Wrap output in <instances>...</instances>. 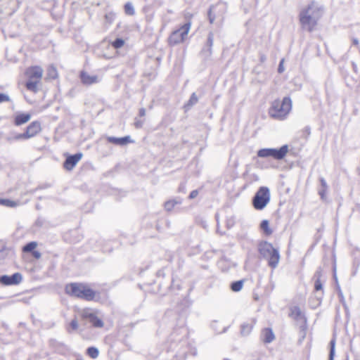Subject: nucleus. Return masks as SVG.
<instances>
[{"label": "nucleus", "mask_w": 360, "mask_h": 360, "mask_svg": "<svg viewBox=\"0 0 360 360\" xmlns=\"http://www.w3.org/2000/svg\"><path fill=\"white\" fill-rule=\"evenodd\" d=\"M323 11L324 7L315 1H312L303 8L299 14L300 22L302 29L308 32L313 31Z\"/></svg>", "instance_id": "obj_1"}, {"label": "nucleus", "mask_w": 360, "mask_h": 360, "mask_svg": "<svg viewBox=\"0 0 360 360\" xmlns=\"http://www.w3.org/2000/svg\"><path fill=\"white\" fill-rule=\"evenodd\" d=\"M65 292L72 297L91 301L95 297L96 292L87 285L81 283H72L66 285Z\"/></svg>", "instance_id": "obj_2"}, {"label": "nucleus", "mask_w": 360, "mask_h": 360, "mask_svg": "<svg viewBox=\"0 0 360 360\" xmlns=\"http://www.w3.org/2000/svg\"><path fill=\"white\" fill-rule=\"evenodd\" d=\"M258 250L262 257L268 260V264L271 268L275 269L277 267L280 260V254L271 243L266 241L260 243Z\"/></svg>", "instance_id": "obj_3"}, {"label": "nucleus", "mask_w": 360, "mask_h": 360, "mask_svg": "<svg viewBox=\"0 0 360 360\" xmlns=\"http://www.w3.org/2000/svg\"><path fill=\"white\" fill-rule=\"evenodd\" d=\"M291 108V99L289 97H285L282 101H274L269 109V113L274 118L283 120L289 113Z\"/></svg>", "instance_id": "obj_4"}, {"label": "nucleus", "mask_w": 360, "mask_h": 360, "mask_svg": "<svg viewBox=\"0 0 360 360\" xmlns=\"http://www.w3.org/2000/svg\"><path fill=\"white\" fill-rule=\"evenodd\" d=\"M44 70L40 66H32L27 68L25 75L27 77L25 86L27 90L37 93L39 90L38 84H39Z\"/></svg>", "instance_id": "obj_5"}, {"label": "nucleus", "mask_w": 360, "mask_h": 360, "mask_svg": "<svg viewBox=\"0 0 360 360\" xmlns=\"http://www.w3.org/2000/svg\"><path fill=\"white\" fill-rule=\"evenodd\" d=\"M288 152V146L283 145L280 148H262L257 151V156L266 158H273L275 160H283Z\"/></svg>", "instance_id": "obj_6"}, {"label": "nucleus", "mask_w": 360, "mask_h": 360, "mask_svg": "<svg viewBox=\"0 0 360 360\" xmlns=\"http://www.w3.org/2000/svg\"><path fill=\"white\" fill-rule=\"evenodd\" d=\"M270 200V192L267 187H260L252 198L254 207L257 210H263Z\"/></svg>", "instance_id": "obj_7"}, {"label": "nucleus", "mask_w": 360, "mask_h": 360, "mask_svg": "<svg viewBox=\"0 0 360 360\" xmlns=\"http://www.w3.org/2000/svg\"><path fill=\"white\" fill-rule=\"evenodd\" d=\"M191 22H188L179 29L174 31L169 37V44L176 45L184 41L191 29Z\"/></svg>", "instance_id": "obj_8"}, {"label": "nucleus", "mask_w": 360, "mask_h": 360, "mask_svg": "<svg viewBox=\"0 0 360 360\" xmlns=\"http://www.w3.org/2000/svg\"><path fill=\"white\" fill-rule=\"evenodd\" d=\"M22 281V276L20 273L17 272L11 276L3 275L0 276V283L4 285H16L20 284Z\"/></svg>", "instance_id": "obj_9"}, {"label": "nucleus", "mask_w": 360, "mask_h": 360, "mask_svg": "<svg viewBox=\"0 0 360 360\" xmlns=\"http://www.w3.org/2000/svg\"><path fill=\"white\" fill-rule=\"evenodd\" d=\"M82 153H78L75 155H71L67 157L64 162L63 166L67 170H72L77 162L82 159Z\"/></svg>", "instance_id": "obj_10"}, {"label": "nucleus", "mask_w": 360, "mask_h": 360, "mask_svg": "<svg viewBox=\"0 0 360 360\" xmlns=\"http://www.w3.org/2000/svg\"><path fill=\"white\" fill-rule=\"evenodd\" d=\"M82 317L89 321L90 323L96 328H101L103 326V322L95 314L89 311H84Z\"/></svg>", "instance_id": "obj_11"}, {"label": "nucleus", "mask_w": 360, "mask_h": 360, "mask_svg": "<svg viewBox=\"0 0 360 360\" xmlns=\"http://www.w3.org/2000/svg\"><path fill=\"white\" fill-rule=\"evenodd\" d=\"M41 130V123L38 121H34L31 122L29 126L26 128L25 133L27 137L31 139L39 134Z\"/></svg>", "instance_id": "obj_12"}, {"label": "nucleus", "mask_w": 360, "mask_h": 360, "mask_svg": "<svg viewBox=\"0 0 360 360\" xmlns=\"http://www.w3.org/2000/svg\"><path fill=\"white\" fill-rule=\"evenodd\" d=\"M80 79L82 83L86 86L96 84L100 81L97 75H90L84 71L80 72Z\"/></svg>", "instance_id": "obj_13"}, {"label": "nucleus", "mask_w": 360, "mask_h": 360, "mask_svg": "<svg viewBox=\"0 0 360 360\" xmlns=\"http://www.w3.org/2000/svg\"><path fill=\"white\" fill-rule=\"evenodd\" d=\"M213 42H214V33L212 32H210L207 35L206 44L201 51V53L204 56L208 57L212 55V47L213 46Z\"/></svg>", "instance_id": "obj_14"}, {"label": "nucleus", "mask_w": 360, "mask_h": 360, "mask_svg": "<svg viewBox=\"0 0 360 360\" xmlns=\"http://www.w3.org/2000/svg\"><path fill=\"white\" fill-rule=\"evenodd\" d=\"M107 140L109 143L118 145V146H125L129 143H132L133 141L131 139L129 136H127L122 138H117L114 136H108Z\"/></svg>", "instance_id": "obj_15"}, {"label": "nucleus", "mask_w": 360, "mask_h": 360, "mask_svg": "<svg viewBox=\"0 0 360 360\" xmlns=\"http://www.w3.org/2000/svg\"><path fill=\"white\" fill-rule=\"evenodd\" d=\"M31 119V115L29 113H20L17 115L15 117L14 123L17 126L22 125L27 122Z\"/></svg>", "instance_id": "obj_16"}, {"label": "nucleus", "mask_w": 360, "mask_h": 360, "mask_svg": "<svg viewBox=\"0 0 360 360\" xmlns=\"http://www.w3.org/2000/svg\"><path fill=\"white\" fill-rule=\"evenodd\" d=\"M290 316L295 320H300L304 318L300 308L297 306L292 307L290 309Z\"/></svg>", "instance_id": "obj_17"}, {"label": "nucleus", "mask_w": 360, "mask_h": 360, "mask_svg": "<svg viewBox=\"0 0 360 360\" xmlns=\"http://www.w3.org/2000/svg\"><path fill=\"white\" fill-rule=\"evenodd\" d=\"M263 340L266 343L271 342L274 338V334L271 328H265L262 332Z\"/></svg>", "instance_id": "obj_18"}, {"label": "nucleus", "mask_w": 360, "mask_h": 360, "mask_svg": "<svg viewBox=\"0 0 360 360\" xmlns=\"http://www.w3.org/2000/svg\"><path fill=\"white\" fill-rule=\"evenodd\" d=\"M181 203V199L176 198V199L169 200L166 201L165 202L164 207H165V209L167 212H170L174 209L175 205H179Z\"/></svg>", "instance_id": "obj_19"}, {"label": "nucleus", "mask_w": 360, "mask_h": 360, "mask_svg": "<svg viewBox=\"0 0 360 360\" xmlns=\"http://www.w3.org/2000/svg\"><path fill=\"white\" fill-rule=\"evenodd\" d=\"M198 101V98L196 96L195 93H193L187 102V103L184 105V108L187 110L191 108L193 105L196 104Z\"/></svg>", "instance_id": "obj_20"}, {"label": "nucleus", "mask_w": 360, "mask_h": 360, "mask_svg": "<svg viewBox=\"0 0 360 360\" xmlns=\"http://www.w3.org/2000/svg\"><path fill=\"white\" fill-rule=\"evenodd\" d=\"M243 283H244L243 280H240V281L233 282L231 284V290L233 292H239L243 288Z\"/></svg>", "instance_id": "obj_21"}, {"label": "nucleus", "mask_w": 360, "mask_h": 360, "mask_svg": "<svg viewBox=\"0 0 360 360\" xmlns=\"http://www.w3.org/2000/svg\"><path fill=\"white\" fill-rule=\"evenodd\" d=\"M124 9L125 14L127 15L132 16L135 14L134 6L131 2L126 3Z\"/></svg>", "instance_id": "obj_22"}, {"label": "nucleus", "mask_w": 360, "mask_h": 360, "mask_svg": "<svg viewBox=\"0 0 360 360\" xmlns=\"http://www.w3.org/2000/svg\"><path fill=\"white\" fill-rule=\"evenodd\" d=\"M47 77L49 79H56L58 77V72L56 68L53 65H51L47 70Z\"/></svg>", "instance_id": "obj_23"}, {"label": "nucleus", "mask_w": 360, "mask_h": 360, "mask_svg": "<svg viewBox=\"0 0 360 360\" xmlns=\"http://www.w3.org/2000/svg\"><path fill=\"white\" fill-rule=\"evenodd\" d=\"M37 242H30L22 248V251L24 252H32L33 251H34V250L37 248Z\"/></svg>", "instance_id": "obj_24"}, {"label": "nucleus", "mask_w": 360, "mask_h": 360, "mask_svg": "<svg viewBox=\"0 0 360 360\" xmlns=\"http://www.w3.org/2000/svg\"><path fill=\"white\" fill-rule=\"evenodd\" d=\"M260 228L266 235H270L272 233L271 229L269 228V221L266 219H264L261 222Z\"/></svg>", "instance_id": "obj_25"}, {"label": "nucleus", "mask_w": 360, "mask_h": 360, "mask_svg": "<svg viewBox=\"0 0 360 360\" xmlns=\"http://www.w3.org/2000/svg\"><path fill=\"white\" fill-rule=\"evenodd\" d=\"M87 354L90 357L96 359L98 357L99 352L97 348L91 347L87 349Z\"/></svg>", "instance_id": "obj_26"}, {"label": "nucleus", "mask_w": 360, "mask_h": 360, "mask_svg": "<svg viewBox=\"0 0 360 360\" xmlns=\"http://www.w3.org/2000/svg\"><path fill=\"white\" fill-rule=\"evenodd\" d=\"M330 352H329V358L328 360H334L335 356V340L333 339L330 342Z\"/></svg>", "instance_id": "obj_27"}, {"label": "nucleus", "mask_w": 360, "mask_h": 360, "mask_svg": "<svg viewBox=\"0 0 360 360\" xmlns=\"http://www.w3.org/2000/svg\"><path fill=\"white\" fill-rule=\"evenodd\" d=\"M252 330V326L249 324H243L241 326V334L243 335H248Z\"/></svg>", "instance_id": "obj_28"}, {"label": "nucleus", "mask_w": 360, "mask_h": 360, "mask_svg": "<svg viewBox=\"0 0 360 360\" xmlns=\"http://www.w3.org/2000/svg\"><path fill=\"white\" fill-rule=\"evenodd\" d=\"M124 44V41L121 38L116 39L112 43V45L115 49H120L122 47Z\"/></svg>", "instance_id": "obj_29"}, {"label": "nucleus", "mask_w": 360, "mask_h": 360, "mask_svg": "<svg viewBox=\"0 0 360 360\" xmlns=\"http://www.w3.org/2000/svg\"><path fill=\"white\" fill-rule=\"evenodd\" d=\"M78 326L79 325L77 320L76 319H74L73 320L71 321L70 323V328H68V331L69 333H71L70 328L72 330H77L78 328Z\"/></svg>", "instance_id": "obj_30"}, {"label": "nucleus", "mask_w": 360, "mask_h": 360, "mask_svg": "<svg viewBox=\"0 0 360 360\" xmlns=\"http://www.w3.org/2000/svg\"><path fill=\"white\" fill-rule=\"evenodd\" d=\"M1 204L7 207H14L16 205V203L14 201L7 199L1 200Z\"/></svg>", "instance_id": "obj_31"}, {"label": "nucleus", "mask_w": 360, "mask_h": 360, "mask_svg": "<svg viewBox=\"0 0 360 360\" xmlns=\"http://www.w3.org/2000/svg\"><path fill=\"white\" fill-rule=\"evenodd\" d=\"M314 288L316 291L321 290L323 288L322 283L319 278H317L315 281Z\"/></svg>", "instance_id": "obj_32"}, {"label": "nucleus", "mask_w": 360, "mask_h": 360, "mask_svg": "<svg viewBox=\"0 0 360 360\" xmlns=\"http://www.w3.org/2000/svg\"><path fill=\"white\" fill-rule=\"evenodd\" d=\"M10 101V98L7 94L0 93V103L3 102H8Z\"/></svg>", "instance_id": "obj_33"}, {"label": "nucleus", "mask_w": 360, "mask_h": 360, "mask_svg": "<svg viewBox=\"0 0 360 360\" xmlns=\"http://www.w3.org/2000/svg\"><path fill=\"white\" fill-rule=\"evenodd\" d=\"M13 139L15 140L28 139L25 131L24 133L18 134L15 135Z\"/></svg>", "instance_id": "obj_34"}, {"label": "nucleus", "mask_w": 360, "mask_h": 360, "mask_svg": "<svg viewBox=\"0 0 360 360\" xmlns=\"http://www.w3.org/2000/svg\"><path fill=\"white\" fill-rule=\"evenodd\" d=\"M208 18L211 24H212L215 20V16L212 13V8H210L208 11Z\"/></svg>", "instance_id": "obj_35"}, {"label": "nucleus", "mask_w": 360, "mask_h": 360, "mask_svg": "<svg viewBox=\"0 0 360 360\" xmlns=\"http://www.w3.org/2000/svg\"><path fill=\"white\" fill-rule=\"evenodd\" d=\"M198 195V190H193L191 192L188 198L189 199H194L195 198H196Z\"/></svg>", "instance_id": "obj_36"}, {"label": "nucleus", "mask_w": 360, "mask_h": 360, "mask_svg": "<svg viewBox=\"0 0 360 360\" xmlns=\"http://www.w3.org/2000/svg\"><path fill=\"white\" fill-rule=\"evenodd\" d=\"M283 62H284V60H283V59H282V60L280 61V63H279V65H278V72L279 73H282V72L284 71Z\"/></svg>", "instance_id": "obj_37"}, {"label": "nucleus", "mask_w": 360, "mask_h": 360, "mask_svg": "<svg viewBox=\"0 0 360 360\" xmlns=\"http://www.w3.org/2000/svg\"><path fill=\"white\" fill-rule=\"evenodd\" d=\"M32 254L35 259H39L41 257V254L39 251L34 250L32 252Z\"/></svg>", "instance_id": "obj_38"}, {"label": "nucleus", "mask_w": 360, "mask_h": 360, "mask_svg": "<svg viewBox=\"0 0 360 360\" xmlns=\"http://www.w3.org/2000/svg\"><path fill=\"white\" fill-rule=\"evenodd\" d=\"M320 182H321V187L323 188H327V184H326V180L323 178L320 179Z\"/></svg>", "instance_id": "obj_39"}, {"label": "nucleus", "mask_w": 360, "mask_h": 360, "mask_svg": "<svg viewBox=\"0 0 360 360\" xmlns=\"http://www.w3.org/2000/svg\"><path fill=\"white\" fill-rule=\"evenodd\" d=\"M321 270L319 269V270H317L314 274V277L317 278H321Z\"/></svg>", "instance_id": "obj_40"}, {"label": "nucleus", "mask_w": 360, "mask_h": 360, "mask_svg": "<svg viewBox=\"0 0 360 360\" xmlns=\"http://www.w3.org/2000/svg\"><path fill=\"white\" fill-rule=\"evenodd\" d=\"M135 126L136 128H141L143 126V122L139 120L136 121Z\"/></svg>", "instance_id": "obj_41"}, {"label": "nucleus", "mask_w": 360, "mask_h": 360, "mask_svg": "<svg viewBox=\"0 0 360 360\" xmlns=\"http://www.w3.org/2000/svg\"><path fill=\"white\" fill-rule=\"evenodd\" d=\"M326 188H321L319 191V195H321V198H323V196H324V193L326 192Z\"/></svg>", "instance_id": "obj_42"}, {"label": "nucleus", "mask_w": 360, "mask_h": 360, "mask_svg": "<svg viewBox=\"0 0 360 360\" xmlns=\"http://www.w3.org/2000/svg\"><path fill=\"white\" fill-rule=\"evenodd\" d=\"M352 44L357 46L358 48L359 47V40L358 39L356 38H352Z\"/></svg>", "instance_id": "obj_43"}, {"label": "nucleus", "mask_w": 360, "mask_h": 360, "mask_svg": "<svg viewBox=\"0 0 360 360\" xmlns=\"http://www.w3.org/2000/svg\"><path fill=\"white\" fill-rule=\"evenodd\" d=\"M266 59V57L264 54L259 55V60L261 63L265 62Z\"/></svg>", "instance_id": "obj_44"}, {"label": "nucleus", "mask_w": 360, "mask_h": 360, "mask_svg": "<svg viewBox=\"0 0 360 360\" xmlns=\"http://www.w3.org/2000/svg\"><path fill=\"white\" fill-rule=\"evenodd\" d=\"M139 115L141 117H143L146 115V110L145 108H142L139 110Z\"/></svg>", "instance_id": "obj_45"}, {"label": "nucleus", "mask_w": 360, "mask_h": 360, "mask_svg": "<svg viewBox=\"0 0 360 360\" xmlns=\"http://www.w3.org/2000/svg\"><path fill=\"white\" fill-rule=\"evenodd\" d=\"M345 360H349V357H348V356H347V357H346V359H345Z\"/></svg>", "instance_id": "obj_46"}]
</instances>
